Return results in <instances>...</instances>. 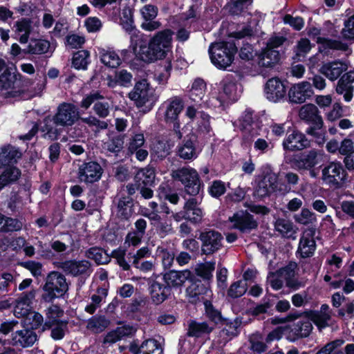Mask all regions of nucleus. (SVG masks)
Wrapping results in <instances>:
<instances>
[{"label":"nucleus","instance_id":"nucleus-18","mask_svg":"<svg viewBox=\"0 0 354 354\" xmlns=\"http://www.w3.org/2000/svg\"><path fill=\"white\" fill-rule=\"evenodd\" d=\"M264 92L269 101L278 102L286 97V88L279 78H271L267 81Z\"/></svg>","mask_w":354,"mask_h":354},{"label":"nucleus","instance_id":"nucleus-42","mask_svg":"<svg viewBox=\"0 0 354 354\" xmlns=\"http://www.w3.org/2000/svg\"><path fill=\"white\" fill-rule=\"evenodd\" d=\"M100 53L101 61L104 65L111 68H116L120 65L121 59L113 50L102 49Z\"/></svg>","mask_w":354,"mask_h":354},{"label":"nucleus","instance_id":"nucleus-40","mask_svg":"<svg viewBox=\"0 0 354 354\" xmlns=\"http://www.w3.org/2000/svg\"><path fill=\"white\" fill-rule=\"evenodd\" d=\"M50 329V337L54 340H60L64 338L68 330V322L61 320L57 322L51 323L49 325L44 324V330Z\"/></svg>","mask_w":354,"mask_h":354},{"label":"nucleus","instance_id":"nucleus-6","mask_svg":"<svg viewBox=\"0 0 354 354\" xmlns=\"http://www.w3.org/2000/svg\"><path fill=\"white\" fill-rule=\"evenodd\" d=\"M129 97L138 107L146 106L148 110L151 109L157 100L153 88L146 80L137 82Z\"/></svg>","mask_w":354,"mask_h":354},{"label":"nucleus","instance_id":"nucleus-5","mask_svg":"<svg viewBox=\"0 0 354 354\" xmlns=\"http://www.w3.org/2000/svg\"><path fill=\"white\" fill-rule=\"evenodd\" d=\"M43 290L46 292L43 299L46 301H50L57 297L64 295L68 290V285L64 275L59 272L53 271L47 275Z\"/></svg>","mask_w":354,"mask_h":354},{"label":"nucleus","instance_id":"nucleus-51","mask_svg":"<svg viewBox=\"0 0 354 354\" xmlns=\"http://www.w3.org/2000/svg\"><path fill=\"white\" fill-rule=\"evenodd\" d=\"M88 259L94 260L98 264H104L109 261V256L100 248H92L86 252Z\"/></svg>","mask_w":354,"mask_h":354},{"label":"nucleus","instance_id":"nucleus-47","mask_svg":"<svg viewBox=\"0 0 354 354\" xmlns=\"http://www.w3.org/2000/svg\"><path fill=\"white\" fill-rule=\"evenodd\" d=\"M138 354H162V349L155 339H148L144 342Z\"/></svg>","mask_w":354,"mask_h":354},{"label":"nucleus","instance_id":"nucleus-36","mask_svg":"<svg viewBox=\"0 0 354 354\" xmlns=\"http://www.w3.org/2000/svg\"><path fill=\"white\" fill-rule=\"evenodd\" d=\"M279 61V53L275 49L266 48L259 55V65L261 67L272 68Z\"/></svg>","mask_w":354,"mask_h":354},{"label":"nucleus","instance_id":"nucleus-48","mask_svg":"<svg viewBox=\"0 0 354 354\" xmlns=\"http://www.w3.org/2000/svg\"><path fill=\"white\" fill-rule=\"evenodd\" d=\"M212 328L206 323L192 322L189 325L187 335L192 337H199L205 333H209Z\"/></svg>","mask_w":354,"mask_h":354},{"label":"nucleus","instance_id":"nucleus-29","mask_svg":"<svg viewBox=\"0 0 354 354\" xmlns=\"http://www.w3.org/2000/svg\"><path fill=\"white\" fill-rule=\"evenodd\" d=\"M313 328L311 322L309 319L299 320L291 327V330L288 338L290 341L294 342L299 338L308 337Z\"/></svg>","mask_w":354,"mask_h":354},{"label":"nucleus","instance_id":"nucleus-3","mask_svg":"<svg viewBox=\"0 0 354 354\" xmlns=\"http://www.w3.org/2000/svg\"><path fill=\"white\" fill-rule=\"evenodd\" d=\"M236 51L235 44L230 41L215 42L209 47L212 63L221 69H226L232 64Z\"/></svg>","mask_w":354,"mask_h":354},{"label":"nucleus","instance_id":"nucleus-19","mask_svg":"<svg viewBox=\"0 0 354 354\" xmlns=\"http://www.w3.org/2000/svg\"><path fill=\"white\" fill-rule=\"evenodd\" d=\"M315 234L314 228H308L302 232L297 250L302 258L311 257L314 254L316 249Z\"/></svg>","mask_w":354,"mask_h":354},{"label":"nucleus","instance_id":"nucleus-7","mask_svg":"<svg viewBox=\"0 0 354 354\" xmlns=\"http://www.w3.org/2000/svg\"><path fill=\"white\" fill-rule=\"evenodd\" d=\"M183 106V100L178 97H171L166 102L165 118L167 122H174V131L178 139H181L183 135L189 131L187 126L180 128V124L177 121Z\"/></svg>","mask_w":354,"mask_h":354},{"label":"nucleus","instance_id":"nucleus-23","mask_svg":"<svg viewBox=\"0 0 354 354\" xmlns=\"http://www.w3.org/2000/svg\"><path fill=\"white\" fill-rule=\"evenodd\" d=\"M348 68L347 62L335 60L322 65L320 72L331 81L336 80L340 75Z\"/></svg>","mask_w":354,"mask_h":354},{"label":"nucleus","instance_id":"nucleus-9","mask_svg":"<svg viewBox=\"0 0 354 354\" xmlns=\"http://www.w3.org/2000/svg\"><path fill=\"white\" fill-rule=\"evenodd\" d=\"M346 172L340 162H331L322 170L323 182L330 187H342L345 183Z\"/></svg>","mask_w":354,"mask_h":354},{"label":"nucleus","instance_id":"nucleus-54","mask_svg":"<svg viewBox=\"0 0 354 354\" xmlns=\"http://www.w3.org/2000/svg\"><path fill=\"white\" fill-rule=\"evenodd\" d=\"M215 268V263L212 262H205L198 265L195 269L197 275L204 278L209 279L212 277V272Z\"/></svg>","mask_w":354,"mask_h":354},{"label":"nucleus","instance_id":"nucleus-50","mask_svg":"<svg viewBox=\"0 0 354 354\" xmlns=\"http://www.w3.org/2000/svg\"><path fill=\"white\" fill-rule=\"evenodd\" d=\"M151 151L153 156L162 159L169 154L170 148L165 142L158 140L153 144Z\"/></svg>","mask_w":354,"mask_h":354},{"label":"nucleus","instance_id":"nucleus-38","mask_svg":"<svg viewBox=\"0 0 354 354\" xmlns=\"http://www.w3.org/2000/svg\"><path fill=\"white\" fill-rule=\"evenodd\" d=\"M52 53L50 43L46 39H32L29 43L26 53L32 55H43Z\"/></svg>","mask_w":354,"mask_h":354},{"label":"nucleus","instance_id":"nucleus-63","mask_svg":"<svg viewBox=\"0 0 354 354\" xmlns=\"http://www.w3.org/2000/svg\"><path fill=\"white\" fill-rule=\"evenodd\" d=\"M311 47L312 46L310 41L308 39L303 38L298 41L295 48V52L298 57L304 56L310 52Z\"/></svg>","mask_w":354,"mask_h":354},{"label":"nucleus","instance_id":"nucleus-49","mask_svg":"<svg viewBox=\"0 0 354 354\" xmlns=\"http://www.w3.org/2000/svg\"><path fill=\"white\" fill-rule=\"evenodd\" d=\"M64 315V310L57 305L50 306L46 310V321L44 324L61 321L59 319Z\"/></svg>","mask_w":354,"mask_h":354},{"label":"nucleus","instance_id":"nucleus-12","mask_svg":"<svg viewBox=\"0 0 354 354\" xmlns=\"http://www.w3.org/2000/svg\"><path fill=\"white\" fill-rule=\"evenodd\" d=\"M103 99V96L98 91H93L86 95L81 102V106L87 109L93 103H94L93 110L95 113L100 118H106L109 114L110 104L106 102H99V100Z\"/></svg>","mask_w":354,"mask_h":354},{"label":"nucleus","instance_id":"nucleus-28","mask_svg":"<svg viewBox=\"0 0 354 354\" xmlns=\"http://www.w3.org/2000/svg\"><path fill=\"white\" fill-rule=\"evenodd\" d=\"M198 205L199 202L196 198H190L186 201L183 207L186 212V220H189L194 223L201 222L203 214Z\"/></svg>","mask_w":354,"mask_h":354},{"label":"nucleus","instance_id":"nucleus-32","mask_svg":"<svg viewBox=\"0 0 354 354\" xmlns=\"http://www.w3.org/2000/svg\"><path fill=\"white\" fill-rule=\"evenodd\" d=\"M275 230L283 237L287 239H296L297 227L292 222L285 218H278L274 223Z\"/></svg>","mask_w":354,"mask_h":354},{"label":"nucleus","instance_id":"nucleus-55","mask_svg":"<svg viewBox=\"0 0 354 354\" xmlns=\"http://www.w3.org/2000/svg\"><path fill=\"white\" fill-rule=\"evenodd\" d=\"M250 348L254 352L261 353L266 351L267 346L263 343L262 337L259 334H254L250 337Z\"/></svg>","mask_w":354,"mask_h":354},{"label":"nucleus","instance_id":"nucleus-8","mask_svg":"<svg viewBox=\"0 0 354 354\" xmlns=\"http://www.w3.org/2000/svg\"><path fill=\"white\" fill-rule=\"evenodd\" d=\"M324 156L323 151L313 149L294 158L290 162V165L292 169L301 172L322 163Z\"/></svg>","mask_w":354,"mask_h":354},{"label":"nucleus","instance_id":"nucleus-13","mask_svg":"<svg viewBox=\"0 0 354 354\" xmlns=\"http://www.w3.org/2000/svg\"><path fill=\"white\" fill-rule=\"evenodd\" d=\"M313 94V90L311 84L307 81H302L292 85L288 91V96L290 102L302 104Z\"/></svg>","mask_w":354,"mask_h":354},{"label":"nucleus","instance_id":"nucleus-58","mask_svg":"<svg viewBox=\"0 0 354 354\" xmlns=\"http://www.w3.org/2000/svg\"><path fill=\"white\" fill-rule=\"evenodd\" d=\"M157 254L160 257L165 268H169L172 266L174 259V253L173 252L158 247L157 248Z\"/></svg>","mask_w":354,"mask_h":354},{"label":"nucleus","instance_id":"nucleus-33","mask_svg":"<svg viewBox=\"0 0 354 354\" xmlns=\"http://www.w3.org/2000/svg\"><path fill=\"white\" fill-rule=\"evenodd\" d=\"M20 76L17 73V68L15 65H10L0 75V82L2 90L13 88L18 77Z\"/></svg>","mask_w":354,"mask_h":354},{"label":"nucleus","instance_id":"nucleus-14","mask_svg":"<svg viewBox=\"0 0 354 354\" xmlns=\"http://www.w3.org/2000/svg\"><path fill=\"white\" fill-rule=\"evenodd\" d=\"M102 174V167L95 162H89L83 163L79 167L77 177L81 182L93 183L98 181Z\"/></svg>","mask_w":354,"mask_h":354},{"label":"nucleus","instance_id":"nucleus-60","mask_svg":"<svg viewBox=\"0 0 354 354\" xmlns=\"http://www.w3.org/2000/svg\"><path fill=\"white\" fill-rule=\"evenodd\" d=\"M252 3V0H233L230 6V12L233 15H240L242 12L248 9Z\"/></svg>","mask_w":354,"mask_h":354},{"label":"nucleus","instance_id":"nucleus-61","mask_svg":"<svg viewBox=\"0 0 354 354\" xmlns=\"http://www.w3.org/2000/svg\"><path fill=\"white\" fill-rule=\"evenodd\" d=\"M22 227L23 224L20 221L16 218L5 216L3 232H8L18 231L20 230Z\"/></svg>","mask_w":354,"mask_h":354},{"label":"nucleus","instance_id":"nucleus-56","mask_svg":"<svg viewBox=\"0 0 354 354\" xmlns=\"http://www.w3.org/2000/svg\"><path fill=\"white\" fill-rule=\"evenodd\" d=\"M312 125L306 130V133L317 139L318 144H322L324 142V132L322 130L324 127V121L320 127H317L316 123H310Z\"/></svg>","mask_w":354,"mask_h":354},{"label":"nucleus","instance_id":"nucleus-39","mask_svg":"<svg viewBox=\"0 0 354 354\" xmlns=\"http://www.w3.org/2000/svg\"><path fill=\"white\" fill-rule=\"evenodd\" d=\"M192 137H194V136L192 135L189 139L185 140L182 145L178 146V154L183 159L191 160L196 158L198 156Z\"/></svg>","mask_w":354,"mask_h":354},{"label":"nucleus","instance_id":"nucleus-11","mask_svg":"<svg viewBox=\"0 0 354 354\" xmlns=\"http://www.w3.org/2000/svg\"><path fill=\"white\" fill-rule=\"evenodd\" d=\"M259 178L254 191L257 196L265 197L275 190L278 176L269 167L266 168L263 175Z\"/></svg>","mask_w":354,"mask_h":354},{"label":"nucleus","instance_id":"nucleus-16","mask_svg":"<svg viewBox=\"0 0 354 354\" xmlns=\"http://www.w3.org/2000/svg\"><path fill=\"white\" fill-rule=\"evenodd\" d=\"M232 223V227L240 230L241 232H249L255 229L258 224L253 216L247 212H238L229 218Z\"/></svg>","mask_w":354,"mask_h":354},{"label":"nucleus","instance_id":"nucleus-44","mask_svg":"<svg viewBox=\"0 0 354 354\" xmlns=\"http://www.w3.org/2000/svg\"><path fill=\"white\" fill-rule=\"evenodd\" d=\"M89 57L90 53L87 50H82L77 51L73 55L72 62L73 66L78 70L86 69L87 66L89 64Z\"/></svg>","mask_w":354,"mask_h":354},{"label":"nucleus","instance_id":"nucleus-2","mask_svg":"<svg viewBox=\"0 0 354 354\" xmlns=\"http://www.w3.org/2000/svg\"><path fill=\"white\" fill-rule=\"evenodd\" d=\"M79 118L78 109L74 104L66 102L60 104L52 118L46 117L44 120V124L41 127V131L44 133V137L50 140H57L61 133L57 127H71Z\"/></svg>","mask_w":354,"mask_h":354},{"label":"nucleus","instance_id":"nucleus-46","mask_svg":"<svg viewBox=\"0 0 354 354\" xmlns=\"http://www.w3.org/2000/svg\"><path fill=\"white\" fill-rule=\"evenodd\" d=\"M109 324V322L104 317H93L88 321L87 328L98 333L106 328Z\"/></svg>","mask_w":354,"mask_h":354},{"label":"nucleus","instance_id":"nucleus-30","mask_svg":"<svg viewBox=\"0 0 354 354\" xmlns=\"http://www.w3.org/2000/svg\"><path fill=\"white\" fill-rule=\"evenodd\" d=\"M308 319L319 329L326 328L329 325V322L331 319V313L329 310V306L327 304L322 305L319 310L309 313Z\"/></svg>","mask_w":354,"mask_h":354},{"label":"nucleus","instance_id":"nucleus-26","mask_svg":"<svg viewBox=\"0 0 354 354\" xmlns=\"http://www.w3.org/2000/svg\"><path fill=\"white\" fill-rule=\"evenodd\" d=\"M34 26L33 21L28 18H21L15 23L14 31L21 44L28 42L30 35L34 31Z\"/></svg>","mask_w":354,"mask_h":354},{"label":"nucleus","instance_id":"nucleus-62","mask_svg":"<svg viewBox=\"0 0 354 354\" xmlns=\"http://www.w3.org/2000/svg\"><path fill=\"white\" fill-rule=\"evenodd\" d=\"M226 191L225 183L221 180H214L209 187V194L214 197L218 198L223 195Z\"/></svg>","mask_w":354,"mask_h":354},{"label":"nucleus","instance_id":"nucleus-21","mask_svg":"<svg viewBox=\"0 0 354 354\" xmlns=\"http://www.w3.org/2000/svg\"><path fill=\"white\" fill-rule=\"evenodd\" d=\"M59 268L66 274L73 276L87 275L91 272V264L88 261L70 260L61 263Z\"/></svg>","mask_w":354,"mask_h":354},{"label":"nucleus","instance_id":"nucleus-24","mask_svg":"<svg viewBox=\"0 0 354 354\" xmlns=\"http://www.w3.org/2000/svg\"><path fill=\"white\" fill-rule=\"evenodd\" d=\"M36 291L32 290L24 292L16 301L14 308V314L17 317H25L31 311V305L35 297Z\"/></svg>","mask_w":354,"mask_h":354},{"label":"nucleus","instance_id":"nucleus-53","mask_svg":"<svg viewBox=\"0 0 354 354\" xmlns=\"http://www.w3.org/2000/svg\"><path fill=\"white\" fill-rule=\"evenodd\" d=\"M24 324L26 326H29L31 328H39L44 322L43 316L37 312L30 311L25 317H24Z\"/></svg>","mask_w":354,"mask_h":354},{"label":"nucleus","instance_id":"nucleus-10","mask_svg":"<svg viewBox=\"0 0 354 354\" xmlns=\"http://www.w3.org/2000/svg\"><path fill=\"white\" fill-rule=\"evenodd\" d=\"M158 12V8L151 3L145 4L141 7L139 10L142 19L140 28L148 32H153L160 29L162 24L160 21L156 19Z\"/></svg>","mask_w":354,"mask_h":354},{"label":"nucleus","instance_id":"nucleus-64","mask_svg":"<svg viewBox=\"0 0 354 354\" xmlns=\"http://www.w3.org/2000/svg\"><path fill=\"white\" fill-rule=\"evenodd\" d=\"M344 38L354 39V15L344 22V28L342 30Z\"/></svg>","mask_w":354,"mask_h":354},{"label":"nucleus","instance_id":"nucleus-31","mask_svg":"<svg viewBox=\"0 0 354 354\" xmlns=\"http://www.w3.org/2000/svg\"><path fill=\"white\" fill-rule=\"evenodd\" d=\"M209 120L210 117L208 114L205 113H199L196 126L194 127L197 136L207 138L214 135Z\"/></svg>","mask_w":354,"mask_h":354},{"label":"nucleus","instance_id":"nucleus-35","mask_svg":"<svg viewBox=\"0 0 354 354\" xmlns=\"http://www.w3.org/2000/svg\"><path fill=\"white\" fill-rule=\"evenodd\" d=\"M123 27L130 35L129 48L134 54L139 46L142 47V45H144L145 35L136 29L132 22L127 23L126 25H124Z\"/></svg>","mask_w":354,"mask_h":354},{"label":"nucleus","instance_id":"nucleus-52","mask_svg":"<svg viewBox=\"0 0 354 354\" xmlns=\"http://www.w3.org/2000/svg\"><path fill=\"white\" fill-rule=\"evenodd\" d=\"M316 41L320 44L322 47L324 49L329 48L340 50H346L347 49V45L337 40H331L324 37H317Z\"/></svg>","mask_w":354,"mask_h":354},{"label":"nucleus","instance_id":"nucleus-15","mask_svg":"<svg viewBox=\"0 0 354 354\" xmlns=\"http://www.w3.org/2000/svg\"><path fill=\"white\" fill-rule=\"evenodd\" d=\"M218 98L220 105L234 102L238 100L239 91L235 82L229 77L224 78L220 83Z\"/></svg>","mask_w":354,"mask_h":354},{"label":"nucleus","instance_id":"nucleus-22","mask_svg":"<svg viewBox=\"0 0 354 354\" xmlns=\"http://www.w3.org/2000/svg\"><path fill=\"white\" fill-rule=\"evenodd\" d=\"M193 274L189 270H184L181 271L169 270L163 275V279L167 286L170 288H180L184 283L192 279Z\"/></svg>","mask_w":354,"mask_h":354},{"label":"nucleus","instance_id":"nucleus-37","mask_svg":"<svg viewBox=\"0 0 354 354\" xmlns=\"http://www.w3.org/2000/svg\"><path fill=\"white\" fill-rule=\"evenodd\" d=\"M170 294V288L158 282H153L151 286V295L153 302L156 304L162 303Z\"/></svg>","mask_w":354,"mask_h":354},{"label":"nucleus","instance_id":"nucleus-45","mask_svg":"<svg viewBox=\"0 0 354 354\" xmlns=\"http://www.w3.org/2000/svg\"><path fill=\"white\" fill-rule=\"evenodd\" d=\"M136 179L139 185H151L155 179V171L150 167L144 168L137 173Z\"/></svg>","mask_w":354,"mask_h":354},{"label":"nucleus","instance_id":"nucleus-41","mask_svg":"<svg viewBox=\"0 0 354 354\" xmlns=\"http://www.w3.org/2000/svg\"><path fill=\"white\" fill-rule=\"evenodd\" d=\"M21 176L20 170L16 167H8L0 175V190L16 182Z\"/></svg>","mask_w":354,"mask_h":354},{"label":"nucleus","instance_id":"nucleus-27","mask_svg":"<svg viewBox=\"0 0 354 354\" xmlns=\"http://www.w3.org/2000/svg\"><path fill=\"white\" fill-rule=\"evenodd\" d=\"M299 117L308 123L315 122L317 127L321 126L323 120L317 107L313 104L303 105L299 111Z\"/></svg>","mask_w":354,"mask_h":354},{"label":"nucleus","instance_id":"nucleus-17","mask_svg":"<svg viewBox=\"0 0 354 354\" xmlns=\"http://www.w3.org/2000/svg\"><path fill=\"white\" fill-rule=\"evenodd\" d=\"M202 251L205 254H211L218 250L222 246V235L216 231L211 230L201 234Z\"/></svg>","mask_w":354,"mask_h":354},{"label":"nucleus","instance_id":"nucleus-57","mask_svg":"<svg viewBox=\"0 0 354 354\" xmlns=\"http://www.w3.org/2000/svg\"><path fill=\"white\" fill-rule=\"evenodd\" d=\"M294 218L296 222L302 225H308L315 221V214L308 209H303Z\"/></svg>","mask_w":354,"mask_h":354},{"label":"nucleus","instance_id":"nucleus-43","mask_svg":"<svg viewBox=\"0 0 354 354\" xmlns=\"http://www.w3.org/2000/svg\"><path fill=\"white\" fill-rule=\"evenodd\" d=\"M206 91V84L201 79L196 80L190 91V98L194 102H199L203 100Z\"/></svg>","mask_w":354,"mask_h":354},{"label":"nucleus","instance_id":"nucleus-59","mask_svg":"<svg viewBox=\"0 0 354 354\" xmlns=\"http://www.w3.org/2000/svg\"><path fill=\"white\" fill-rule=\"evenodd\" d=\"M246 284L241 281L233 283L228 290V296L232 298L241 297L246 292Z\"/></svg>","mask_w":354,"mask_h":354},{"label":"nucleus","instance_id":"nucleus-20","mask_svg":"<svg viewBox=\"0 0 354 354\" xmlns=\"http://www.w3.org/2000/svg\"><path fill=\"white\" fill-rule=\"evenodd\" d=\"M310 146V141L300 131H293L288 134L283 141L284 149L289 151L302 150Z\"/></svg>","mask_w":354,"mask_h":354},{"label":"nucleus","instance_id":"nucleus-34","mask_svg":"<svg viewBox=\"0 0 354 354\" xmlns=\"http://www.w3.org/2000/svg\"><path fill=\"white\" fill-rule=\"evenodd\" d=\"M21 157V153L12 146H6L0 151V169L16 163Z\"/></svg>","mask_w":354,"mask_h":354},{"label":"nucleus","instance_id":"nucleus-1","mask_svg":"<svg viewBox=\"0 0 354 354\" xmlns=\"http://www.w3.org/2000/svg\"><path fill=\"white\" fill-rule=\"evenodd\" d=\"M172 36L173 32L169 29L158 31L149 42L145 38L144 45L139 46L134 55L146 62L162 59L171 51Z\"/></svg>","mask_w":354,"mask_h":354},{"label":"nucleus","instance_id":"nucleus-25","mask_svg":"<svg viewBox=\"0 0 354 354\" xmlns=\"http://www.w3.org/2000/svg\"><path fill=\"white\" fill-rule=\"evenodd\" d=\"M37 340V335L35 331L30 329L17 330L12 334V344L16 346L23 348L32 346Z\"/></svg>","mask_w":354,"mask_h":354},{"label":"nucleus","instance_id":"nucleus-4","mask_svg":"<svg viewBox=\"0 0 354 354\" xmlns=\"http://www.w3.org/2000/svg\"><path fill=\"white\" fill-rule=\"evenodd\" d=\"M171 176L174 180L180 182L184 185L187 194L191 196L199 194L201 183L196 169L189 167H181L173 170Z\"/></svg>","mask_w":354,"mask_h":354}]
</instances>
